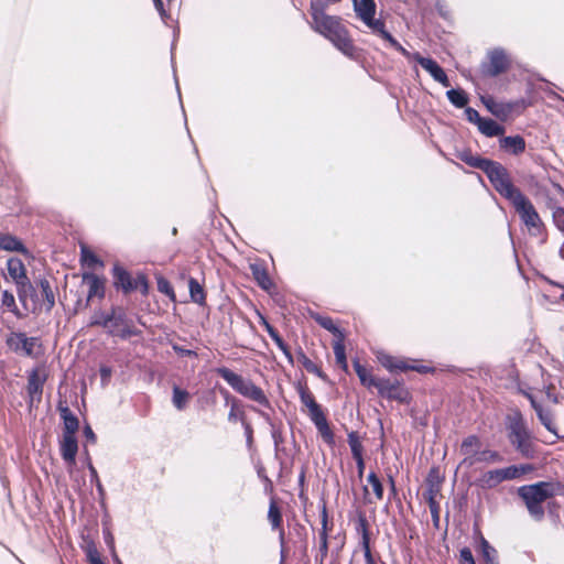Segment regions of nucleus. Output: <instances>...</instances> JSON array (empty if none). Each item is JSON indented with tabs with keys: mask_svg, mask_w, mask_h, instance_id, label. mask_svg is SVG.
Segmentation results:
<instances>
[{
	"mask_svg": "<svg viewBox=\"0 0 564 564\" xmlns=\"http://www.w3.org/2000/svg\"><path fill=\"white\" fill-rule=\"evenodd\" d=\"M316 322L325 329L332 332L335 335H338V338L343 337L341 333L339 332L338 327L335 325L332 318L318 316L316 317Z\"/></svg>",
	"mask_w": 564,
	"mask_h": 564,
	"instance_id": "obj_41",
	"label": "nucleus"
},
{
	"mask_svg": "<svg viewBox=\"0 0 564 564\" xmlns=\"http://www.w3.org/2000/svg\"><path fill=\"white\" fill-rule=\"evenodd\" d=\"M500 479L503 481L519 479L527 473L533 470V466L531 465H512L505 468H497Z\"/></svg>",
	"mask_w": 564,
	"mask_h": 564,
	"instance_id": "obj_19",
	"label": "nucleus"
},
{
	"mask_svg": "<svg viewBox=\"0 0 564 564\" xmlns=\"http://www.w3.org/2000/svg\"><path fill=\"white\" fill-rule=\"evenodd\" d=\"M377 358H378V361L390 371L409 369V366L404 361L399 360V359H397L390 355H387L384 352H379L377 355Z\"/></svg>",
	"mask_w": 564,
	"mask_h": 564,
	"instance_id": "obj_26",
	"label": "nucleus"
},
{
	"mask_svg": "<svg viewBox=\"0 0 564 564\" xmlns=\"http://www.w3.org/2000/svg\"><path fill=\"white\" fill-rule=\"evenodd\" d=\"M500 147L507 152L519 154L522 153L525 149V142L523 138L516 137H505L500 139Z\"/></svg>",
	"mask_w": 564,
	"mask_h": 564,
	"instance_id": "obj_24",
	"label": "nucleus"
},
{
	"mask_svg": "<svg viewBox=\"0 0 564 564\" xmlns=\"http://www.w3.org/2000/svg\"><path fill=\"white\" fill-rule=\"evenodd\" d=\"M308 415L311 420L314 422L317 431L319 432L321 436L327 444H332L334 442V435L332 430L329 429V425L327 423V420L321 410L319 406H316L314 409L308 410Z\"/></svg>",
	"mask_w": 564,
	"mask_h": 564,
	"instance_id": "obj_15",
	"label": "nucleus"
},
{
	"mask_svg": "<svg viewBox=\"0 0 564 564\" xmlns=\"http://www.w3.org/2000/svg\"><path fill=\"white\" fill-rule=\"evenodd\" d=\"M63 420H64V434L63 435H73L75 436L78 430V420L67 410L63 411Z\"/></svg>",
	"mask_w": 564,
	"mask_h": 564,
	"instance_id": "obj_33",
	"label": "nucleus"
},
{
	"mask_svg": "<svg viewBox=\"0 0 564 564\" xmlns=\"http://www.w3.org/2000/svg\"><path fill=\"white\" fill-rule=\"evenodd\" d=\"M350 447H351L354 458L362 457L361 445L356 440H352L351 437H350Z\"/></svg>",
	"mask_w": 564,
	"mask_h": 564,
	"instance_id": "obj_53",
	"label": "nucleus"
},
{
	"mask_svg": "<svg viewBox=\"0 0 564 564\" xmlns=\"http://www.w3.org/2000/svg\"><path fill=\"white\" fill-rule=\"evenodd\" d=\"M333 349H334V355H335V358H336V362L340 366V368L344 371H347L348 364H347V359H346V352H345V346H344V343H343V337L338 338L333 344Z\"/></svg>",
	"mask_w": 564,
	"mask_h": 564,
	"instance_id": "obj_32",
	"label": "nucleus"
},
{
	"mask_svg": "<svg viewBox=\"0 0 564 564\" xmlns=\"http://www.w3.org/2000/svg\"><path fill=\"white\" fill-rule=\"evenodd\" d=\"M40 286L42 289V294L46 301L45 302L46 310L50 311L54 306V303H55L54 294L51 290L50 283L47 280H41Z\"/></svg>",
	"mask_w": 564,
	"mask_h": 564,
	"instance_id": "obj_40",
	"label": "nucleus"
},
{
	"mask_svg": "<svg viewBox=\"0 0 564 564\" xmlns=\"http://www.w3.org/2000/svg\"><path fill=\"white\" fill-rule=\"evenodd\" d=\"M83 283L88 288V300L102 299L105 295L106 280L94 273H84Z\"/></svg>",
	"mask_w": 564,
	"mask_h": 564,
	"instance_id": "obj_17",
	"label": "nucleus"
},
{
	"mask_svg": "<svg viewBox=\"0 0 564 564\" xmlns=\"http://www.w3.org/2000/svg\"><path fill=\"white\" fill-rule=\"evenodd\" d=\"M312 19L316 32L328 39L345 55H354V44L339 18L327 15L322 9L313 4Z\"/></svg>",
	"mask_w": 564,
	"mask_h": 564,
	"instance_id": "obj_1",
	"label": "nucleus"
},
{
	"mask_svg": "<svg viewBox=\"0 0 564 564\" xmlns=\"http://www.w3.org/2000/svg\"><path fill=\"white\" fill-rule=\"evenodd\" d=\"M189 286V295L192 301H194L197 304H204L205 303V293L203 290V286L197 282L195 279H191L188 282Z\"/></svg>",
	"mask_w": 564,
	"mask_h": 564,
	"instance_id": "obj_34",
	"label": "nucleus"
},
{
	"mask_svg": "<svg viewBox=\"0 0 564 564\" xmlns=\"http://www.w3.org/2000/svg\"><path fill=\"white\" fill-rule=\"evenodd\" d=\"M263 324L267 328V330L269 332L271 338L276 343V345L279 346V348L286 355L289 356V351H288V348L285 346V344L283 343V340L281 339V337L278 335V333L263 319Z\"/></svg>",
	"mask_w": 564,
	"mask_h": 564,
	"instance_id": "obj_45",
	"label": "nucleus"
},
{
	"mask_svg": "<svg viewBox=\"0 0 564 564\" xmlns=\"http://www.w3.org/2000/svg\"><path fill=\"white\" fill-rule=\"evenodd\" d=\"M465 112H466V117H467L468 121H470V122L477 124V127H479V121H482L484 118L480 117L478 111L473 108H467Z\"/></svg>",
	"mask_w": 564,
	"mask_h": 564,
	"instance_id": "obj_50",
	"label": "nucleus"
},
{
	"mask_svg": "<svg viewBox=\"0 0 564 564\" xmlns=\"http://www.w3.org/2000/svg\"><path fill=\"white\" fill-rule=\"evenodd\" d=\"M301 401L307 408V410H311V409H314L316 406H319L315 402L314 397L310 392L304 391V390L301 392Z\"/></svg>",
	"mask_w": 564,
	"mask_h": 564,
	"instance_id": "obj_48",
	"label": "nucleus"
},
{
	"mask_svg": "<svg viewBox=\"0 0 564 564\" xmlns=\"http://www.w3.org/2000/svg\"><path fill=\"white\" fill-rule=\"evenodd\" d=\"M108 322H110L109 317H107V318H105L102 321L101 319H95V321L91 322V324H94V325L99 324V325H102V326L106 327L108 325Z\"/></svg>",
	"mask_w": 564,
	"mask_h": 564,
	"instance_id": "obj_57",
	"label": "nucleus"
},
{
	"mask_svg": "<svg viewBox=\"0 0 564 564\" xmlns=\"http://www.w3.org/2000/svg\"><path fill=\"white\" fill-rule=\"evenodd\" d=\"M546 397H547V399H550L552 402H556V398H555V395H553V394L550 392V390L546 392Z\"/></svg>",
	"mask_w": 564,
	"mask_h": 564,
	"instance_id": "obj_61",
	"label": "nucleus"
},
{
	"mask_svg": "<svg viewBox=\"0 0 564 564\" xmlns=\"http://www.w3.org/2000/svg\"><path fill=\"white\" fill-rule=\"evenodd\" d=\"M510 202L520 215L528 230L533 235L540 234L542 223L531 202L521 193L516 195Z\"/></svg>",
	"mask_w": 564,
	"mask_h": 564,
	"instance_id": "obj_8",
	"label": "nucleus"
},
{
	"mask_svg": "<svg viewBox=\"0 0 564 564\" xmlns=\"http://www.w3.org/2000/svg\"><path fill=\"white\" fill-rule=\"evenodd\" d=\"M378 392L389 399H394L400 402H406L409 399V392L399 383H391L388 380L380 381Z\"/></svg>",
	"mask_w": 564,
	"mask_h": 564,
	"instance_id": "obj_16",
	"label": "nucleus"
},
{
	"mask_svg": "<svg viewBox=\"0 0 564 564\" xmlns=\"http://www.w3.org/2000/svg\"><path fill=\"white\" fill-rule=\"evenodd\" d=\"M188 393L180 388L175 387L173 389V404L178 410H182L186 406L188 401Z\"/></svg>",
	"mask_w": 564,
	"mask_h": 564,
	"instance_id": "obj_39",
	"label": "nucleus"
},
{
	"mask_svg": "<svg viewBox=\"0 0 564 564\" xmlns=\"http://www.w3.org/2000/svg\"><path fill=\"white\" fill-rule=\"evenodd\" d=\"M217 372L238 393L261 405H268L269 401L261 388L228 368H219Z\"/></svg>",
	"mask_w": 564,
	"mask_h": 564,
	"instance_id": "obj_4",
	"label": "nucleus"
},
{
	"mask_svg": "<svg viewBox=\"0 0 564 564\" xmlns=\"http://www.w3.org/2000/svg\"><path fill=\"white\" fill-rule=\"evenodd\" d=\"M251 270H252V274H253L254 279L257 280V282L259 283V285L263 290L269 291L273 284H272L271 279L269 278L267 271L258 264H252Z\"/></svg>",
	"mask_w": 564,
	"mask_h": 564,
	"instance_id": "obj_31",
	"label": "nucleus"
},
{
	"mask_svg": "<svg viewBox=\"0 0 564 564\" xmlns=\"http://www.w3.org/2000/svg\"><path fill=\"white\" fill-rule=\"evenodd\" d=\"M469 163L484 169L495 188L509 200L520 193L510 183L506 170L500 164L486 160H475Z\"/></svg>",
	"mask_w": 564,
	"mask_h": 564,
	"instance_id": "obj_5",
	"label": "nucleus"
},
{
	"mask_svg": "<svg viewBox=\"0 0 564 564\" xmlns=\"http://www.w3.org/2000/svg\"><path fill=\"white\" fill-rule=\"evenodd\" d=\"M154 2V6L156 8V10L160 12V14L163 17L164 15V9H163V3L161 0H153Z\"/></svg>",
	"mask_w": 564,
	"mask_h": 564,
	"instance_id": "obj_55",
	"label": "nucleus"
},
{
	"mask_svg": "<svg viewBox=\"0 0 564 564\" xmlns=\"http://www.w3.org/2000/svg\"><path fill=\"white\" fill-rule=\"evenodd\" d=\"M478 462L496 464V463L502 462V456L498 452H495V451H489V449L479 451V453L477 454V456L475 458L469 459V466H473L474 464H476Z\"/></svg>",
	"mask_w": 564,
	"mask_h": 564,
	"instance_id": "obj_28",
	"label": "nucleus"
},
{
	"mask_svg": "<svg viewBox=\"0 0 564 564\" xmlns=\"http://www.w3.org/2000/svg\"><path fill=\"white\" fill-rule=\"evenodd\" d=\"M158 288H159V291L166 294L167 296H170L172 300H174V291L171 286V284L164 280V279H160L159 282H158Z\"/></svg>",
	"mask_w": 564,
	"mask_h": 564,
	"instance_id": "obj_49",
	"label": "nucleus"
},
{
	"mask_svg": "<svg viewBox=\"0 0 564 564\" xmlns=\"http://www.w3.org/2000/svg\"><path fill=\"white\" fill-rule=\"evenodd\" d=\"M303 366L307 371L319 375L318 367L306 357L303 358Z\"/></svg>",
	"mask_w": 564,
	"mask_h": 564,
	"instance_id": "obj_54",
	"label": "nucleus"
},
{
	"mask_svg": "<svg viewBox=\"0 0 564 564\" xmlns=\"http://www.w3.org/2000/svg\"><path fill=\"white\" fill-rule=\"evenodd\" d=\"M263 324L267 328V330L269 332L271 338L276 343V345L279 346V348L286 355L289 356V351H288V348L285 346V344L283 343V340L281 339V337L278 335V333L263 319Z\"/></svg>",
	"mask_w": 564,
	"mask_h": 564,
	"instance_id": "obj_43",
	"label": "nucleus"
},
{
	"mask_svg": "<svg viewBox=\"0 0 564 564\" xmlns=\"http://www.w3.org/2000/svg\"><path fill=\"white\" fill-rule=\"evenodd\" d=\"M502 482L500 475L496 469H490L480 475L477 479V485L482 489H492Z\"/></svg>",
	"mask_w": 564,
	"mask_h": 564,
	"instance_id": "obj_25",
	"label": "nucleus"
},
{
	"mask_svg": "<svg viewBox=\"0 0 564 564\" xmlns=\"http://www.w3.org/2000/svg\"><path fill=\"white\" fill-rule=\"evenodd\" d=\"M528 398L531 402L532 408L535 410L540 422L551 433L550 438H547L545 442L550 443V444L555 443L560 436H558L555 425L553 423L552 411L549 408L543 406L540 402H538V400L533 395L528 394Z\"/></svg>",
	"mask_w": 564,
	"mask_h": 564,
	"instance_id": "obj_9",
	"label": "nucleus"
},
{
	"mask_svg": "<svg viewBox=\"0 0 564 564\" xmlns=\"http://www.w3.org/2000/svg\"><path fill=\"white\" fill-rule=\"evenodd\" d=\"M8 274L17 286L20 302L25 308H29V300L33 301L34 288L28 278L26 268L22 260L12 257L7 262Z\"/></svg>",
	"mask_w": 564,
	"mask_h": 564,
	"instance_id": "obj_6",
	"label": "nucleus"
},
{
	"mask_svg": "<svg viewBox=\"0 0 564 564\" xmlns=\"http://www.w3.org/2000/svg\"><path fill=\"white\" fill-rule=\"evenodd\" d=\"M89 469H90V475L97 479V471H96V469L91 465L89 466Z\"/></svg>",
	"mask_w": 564,
	"mask_h": 564,
	"instance_id": "obj_63",
	"label": "nucleus"
},
{
	"mask_svg": "<svg viewBox=\"0 0 564 564\" xmlns=\"http://www.w3.org/2000/svg\"><path fill=\"white\" fill-rule=\"evenodd\" d=\"M460 563L462 564H473L475 563L471 551L468 547H464L460 550Z\"/></svg>",
	"mask_w": 564,
	"mask_h": 564,
	"instance_id": "obj_51",
	"label": "nucleus"
},
{
	"mask_svg": "<svg viewBox=\"0 0 564 564\" xmlns=\"http://www.w3.org/2000/svg\"><path fill=\"white\" fill-rule=\"evenodd\" d=\"M263 324L267 328V330L269 332L271 338L276 343V345L279 346V348L286 355L289 356V351H288V348L285 346V344L283 343V340L281 339V337L278 335V333L263 319Z\"/></svg>",
	"mask_w": 564,
	"mask_h": 564,
	"instance_id": "obj_44",
	"label": "nucleus"
},
{
	"mask_svg": "<svg viewBox=\"0 0 564 564\" xmlns=\"http://www.w3.org/2000/svg\"><path fill=\"white\" fill-rule=\"evenodd\" d=\"M408 59L417 62L432 77L434 80L442 84L444 87H448L449 80L444 69L432 58L423 57L420 54L410 53V56H405Z\"/></svg>",
	"mask_w": 564,
	"mask_h": 564,
	"instance_id": "obj_10",
	"label": "nucleus"
},
{
	"mask_svg": "<svg viewBox=\"0 0 564 564\" xmlns=\"http://www.w3.org/2000/svg\"><path fill=\"white\" fill-rule=\"evenodd\" d=\"M553 219H554L556 227L562 232H564V209L561 205V202H558V206L554 207Z\"/></svg>",
	"mask_w": 564,
	"mask_h": 564,
	"instance_id": "obj_46",
	"label": "nucleus"
},
{
	"mask_svg": "<svg viewBox=\"0 0 564 564\" xmlns=\"http://www.w3.org/2000/svg\"><path fill=\"white\" fill-rule=\"evenodd\" d=\"M322 540H323V547L326 549L327 547V541H326V533L323 532L322 534Z\"/></svg>",
	"mask_w": 564,
	"mask_h": 564,
	"instance_id": "obj_62",
	"label": "nucleus"
},
{
	"mask_svg": "<svg viewBox=\"0 0 564 564\" xmlns=\"http://www.w3.org/2000/svg\"><path fill=\"white\" fill-rule=\"evenodd\" d=\"M485 105L488 108V110L497 117H503L506 115L505 107L500 104L495 102L491 98L485 100Z\"/></svg>",
	"mask_w": 564,
	"mask_h": 564,
	"instance_id": "obj_47",
	"label": "nucleus"
},
{
	"mask_svg": "<svg viewBox=\"0 0 564 564\" xmlns=\"http://www.w3.org/2000/svg\"><path fill=\"white\" fill-rule=\"evenodd\" d=\"M0 249L10 252L18 251L25 254L28 253L23 243L17 237L9 234H0Z\"/></svg>",
	"mask_w": 564,
	"mask_h": 564,
	"instance_id": "obj_22",
	"label": "nucleus"
},
{
	"mask_svg": "<svg viewBox=\"0 0 564 564\" xmlns=\"http://www.w3.org/2000/svg\"><path fill=\"white\" fill-rule=\"evenodd\" d=\"M9 349L20 356L39 358L44 354L43 345L37 337H28L24 333H11L7 337Z\"/></svg>",
	"mask_w": 564,
	"mask_h": 564,
	"instance_id": "obj_7",
	"label": "nucleus"
},
{
	"mask_svg": "<svg viewBox=\"0 0 564 564\" xmlns=\"http://www.w3.org/2000/svg\"><path fill=\"white\" fill-rule=\"evenodd\" d=\"M553 189L555 195H560L564 199V191L560 186L554 185Z\"/></svg>",
	"mask_w": 564,
	"mask_h": 564,
	"instance_id": "obj_58",
	"label": "nucleus"
},
{
	"mask_svg": "<svg viewBox=\"0 0 564 564\" xmlns=\"http://www.w3.org/2000/svg\"><path fill=\"white\" fill-rule=\"evenodd\" d=\"M355 459L357 462L359 475L361 476L364 473V459H362V457L355 458Z\"/></svg>",
	"mask_w": 564,
	"mask_h": 564,
	"instance_id": "obj_56",
	"label": "nucleus"
},
{
	"mask_svg": "<svg viewBox=\"0 0 564 564\" xmlns=\"http://www.w3.org/2000/svg\"><path fill=\"white\" fill-rule=\"evenodd\" d=\"M510 441L523 455L530 454L529 433L521 416H518L510 425Z\"/></svg>",
	"mask_w": 564,
	"mask_h": 564,
	"instance_id": "obj_11",
	"label": "nucleus"
},
{
	"mask_svg": "<svg viewBox=\"0 0 564 564\" xmlns=\"http://www.w3.org/2000/svg\"><path fill=\"white\" fill-rule=\"evenodd\" d=\"M87 556L90 564H104L98 551L95 547H90L88 550Z\"/></svg>",
	"mask_w": 564,
	"mask_h": 564,
	"instance_id": "obj_52",
	"label": "nucleus"
},
{
	"mask_svg": "<svg viewBox=\"0 0 564 564\" xmlns=\"http://www.w3.org/2000/svg\"><path fill=\"white\" fill-rule=\"evenodd\" d=\"M113 274L116 279V283L120 285L124 291H130L134 289V284L130 274L122 268L116 265L113 269Z\"/></svg>",
	"mask_w": 564,
	"mask_h": 564,
	"instance_id": "obj_29",
	"label": "nucleus"
},
{
	"mask_svg": "<svg viewBox=\"0 0 564 564\" xmlns=\"http://www.w3.org/2000/svg\"><path fill=\"white\" fill-rule=\"evenodd\" d=\"M446 95L449 101L458 108L464 107L468 101V98L463 90L451 89L447 91Z\"/></svg>",
	"mask_w": 564,
	"mask_h": 564,
	"instance_id": "obj_37",
	"label": "nucleus"
},
{
	"mask_svg": "<svg viewBox=\"0 0 564 564\" xmlns=\"http://www.w3.org/2000/svg\"><path fill=\"white\" fill-rule=\"evenodd\" d=\"M480 451V441L476 436H468L465 438L460 446V453L465 456L462 464L469 466V459L475 458Z\"/></svg>",
	"mask_w": 564,
	"mask_h": 564,
	"instance_id": "obj_20",
	"label": "nucleus"
},
{
	"mask_svg": "<svg viewBox=\"0 0 564 564\" xmlns=\"http://www.w3.org/2000/svg\"><path fill=\"white\" fill-rule=\"evenodd\" d=\"M368 485L365 487V492L367 496L371 494L375 497V501H379L383 498V488L380 479L377 477L375 473H370L367 476ZM370 502H373V499L369 498Z\"/></svg>",
	"mask_w": 564,
	"mask_h": 564,
	"instance_id": "obj_21",
	"label": "nucleus"
},
{
	"mask_svg": "<svg viewBox=\"0 0 564 564\" xmlns=\"http://www.w3.org/2000/svg\"><path fill=\"white\" fill-rule=\"evenodd\" d=\"M480 554L487 564H495L496 550L484 538L480 539Z\"/></svg>",
	"mask_w": 564,
	"mask_h": 564,
	"instance_id": "obj_36",
	"label": "nucleus"
},
{
	"mask_svg": "<svg viewBox=\"0 0 564 564\" xmlns=\"http://www.w3.org/2000/svg\"><path fill=\"white\" fill-rule=\"evenodd\" d=\"M80 260L83 265L90 269L102 267V262L98 259L94 251L86 246H82L80 248Z\"/></svg>",
	"mask_w": 564,
	"mask_h": 564,
	"instance_id": "obj_30",
	"label": "nucleus"
},
{
	"mask_svg": "<svg viewBox=\"0 0 564 564\" xmlns=\"http://www.w3.org/2000/svg\"><path fill=\"white\" fill-rule=\"evenodd\" d=\"M489 65L487 73L491 76H496L509 67L510 61L503 50L495 48L488 53Z\"/></svg>",
	"mask_w": 564,
	"mask_h": 564,
	"instance_id": "obj_13",
	"label": "nucleus"
},
{
	"mask_svg": "<svg viewBox=\"0 0 564 564\" xmlns=\"http://www.w3.org/2000/svg\"><path fill=\"white\" fill-rule=\"evenodd\" d=\"M46 379L47 370L44 366H37L30 372L28 392L32 401L41 398Z\"/></svg>",
	"mask_w": 564,
	"mask_h": 564,
	"instance_id": "obj_12",
	"label": "nucleus"
},
{
	"mask_svg": "<svg viewBox=\"0 0 564 564\" xmlns=\"http://www.w3.org/2000/svg\"><path fill=\"white\" fill-rule=\"evenodd\" d=\"M479 131L487 135V137H497L501 135L505 132L503 127L498 124L492 119H484L482 121H479Z\"/></svg>",
	"mask_w": 564,
	"mask_h": 564,
	"instance_id": "obj_27",
	"label": "nucleus"
},
{
	"mask_svg": "<svg viewBox=\"0 0 564 564\" xmlns=\"http://www.w3.org/2000/svg\"><path fill=\"white\" fill-rule=\"evenodd\" d=\"M113 556H115L116 564H122L121 561L117 557V555H113Z\"/></svg>",
	"mask_w": 564,
	"mask_h": 564,
	"instance_id": "obj_64",
	"label": "nucleus"
},
{
	"mask_svg": "<svg viewBox=\"0 0 564 564\" xmlns=\"http://www.w3.org/2000/svg\"><path fill=\"white\" fill-rule=\"evenodd\" d=\"M78 451L76 436L63 435L61 441V454L63 459L68 464L69 469L75 465V458Z\"/></svg>",
	"mask_w": 564,
	"mask_h": 564,
	"instance_id": "obj_18",
	"label": "nucleus"
},
{
	"mask_svg": "<svg viewBox=\"0 0 564 564\" xmlns=\"http://www.w3.org/2000/svg\"><path fill=\"white\" fill-rule=\"evenodd\" d=\"M268 519L271 522V525L273 529L280 528L282 523V516L280 512V509L278 508L276 503L274 501H271L269 511H268Z\"/></svg>",
	"mask_w": 564,
	"mask_h": 564,
	"instance_id": "obj_38",
	"label": "nucleus"
},
{
	"mask_svg": "<svg viewBox=\"0 0 564 564\" xmlns=\"http://www.w3.org/2000/svg\"><path fill=\"white\" fill-rule=\"evenodd\" d=\"M354 368L360 382L365 387L376 389L378 388L381 379H378L375 376H372L371 372L366 367L360 365L358 361H354Z\"/></svg>",
	"mask_w": 564,
	"mask_h": 564,
	"instance_id": "obj_23",
	"label": "nucleus"
},
{
	"mask_svg": "<svg viewBox=\"0 0 564 564\" xmlns=\"http://www.w3.org/2000/svg\"><path fill=\"white\" fill-rule=\"evenodd\" d=\"M106 539V542L110 545L111 549H113V538L112 535L108 532L105 536Z\"/></svg>",
	"mask_w": 564,
	"mask_h": 564,
	"instance_id": "obj_59",
	"label": "nucleus"
},
{
	"mask_svg": "<svg viewBox=\"0 0 564 564\" xmlns=\"http://www.w3.org/2000/svg\"><path fill=\"white\" fill-rule=\"evenodd\" d=\"M354 9L357 17L372 30V32L380 35L391 47L395 48L403 56H410L406 51L389 32L384 29V23L375 18L376 3L375 0H352Z\"/></svg>",
	"mask_w": 564,
	"mask_h": 564,
	"instance_id": "obj_2",
	"label": "nucleus"
},
{
	"mask_svg": "<svg viewBox=\"0 0 564 564\" xmlns=\"http://www.w3.org/2000/svg\"><path fill=\"white\" fill-rule=\"evenodd\" d=\"M553 494L554 486L550 482H538L519 488V496L525 501L530 514L536 519H540L544 513L542 503Z\"/></svg>",
	"mask_w": 564,
	"mask_h": 564,
	"instance_id": "obj_3",
	"label": "nucleus"
},
{
	"mask_svg": "<svg viewBox=\"0 0 564 564\" xmlns=\"http://www.w3.org/2000/svg\"><path fill=\"white\" fill-rule=\"evenodd\" d=\"M308 415L311 420L314 422L317 431L319 432L321 436L327 444H332L334 442V435L332 430L329 429V425L327 423V420L321 410L319 406H316L314 409L308 410Z\"/></svg>",
	"mask_w": 564,
	"mask_h": 564,
	"instance_id": "obj_14",
	"label": "nucleus"
},
{
	"mask_svg": "<svg viewBox=\"0 0 564 564\" xmlns=\"http://www.w3.org/2000/svg\"><path fill=\"white\" fill-rule=\"evenodd\" d=\"M1 305L4 307L8 312H11L15 316H21L20 311L15 304L14 295L9 291H3L1 296Z\"/></svg>",
	"mask_w": 564,
	"mask_h": 564,
	"instance_id": "obj_35",
	"label": "nucleus"
},
{
	"mask_svg": "<svg viewBox=\"0 0 564 564\" xmlns=\"http://www.w3.org/2000/svg\"><path fill=\"white\" fill-rule=\"evenodd\" d=\"M85 434H86V436H87L88 438L94 440V437H95V435H94V433H93V431H91V429H90V427H86V430H85Z\"/></svg>",
	"mask_w": 564,
	"mask_h": 564,
	"instance_id": "obj_60",
	"label": "nucleus"
},
{
	"mask_svg": "<svg viewBox=\"0 0 564 564\" xmlns=\"http://www.w3.org/2000/svg\"><path fill=\"white\" fill-rule=\"evenodd\" d=\"M263 324L267 328V330L269 332L271 338L276 343V345L279 346V348L286 355L289 356V351H288V348L285 346V344L283 343V340L281 339V337L278 335V333L263 319Z\"/></svg>",
	"mask_w": 564,
	"mask_h": 564,
	"instance_id": "obj_42",
	"label": "nucleus"
}]
</instances>
